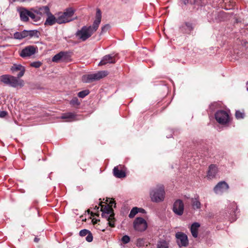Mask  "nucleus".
Listing matches in <instances>:
<instances>
[{
  "label": "nucleus",
  "instance_id": "f03ea898",
  "mask_svg": "<svg viewBox=\"0 0 248 248\" xmlns=\"http://www.w3.org/2000/svg\"><path fill=\"white\" fill-rule=\"evenodd\" d=\"M151 201L153 202H159L164 200L165 190L163 186H157L152 189L150 193Z\"/></svg>",
  "mask_w": 248,
  "mask_h": 248
},
{
  "label": "nucleus",
  "instance_id": "2eb2a0df",
  "mask_svg": "<svg viewBox=\"0 0 248 248\" xmlns=\"http://www.w3.org/2000/svg\"><path fill=\"white\" fill-rule=\"evenodd\" d=\"M102 18L101 12L100 9H97L96 10L95 19L93 22V25L91 26L92 31L93 33L98 29L99 25L101 22Z\"/></svg>",
  "mask_w": 248,
  "mask_h": 248
},
{
  "label": "nucleus",
  "instance_id": "f8f14e48",
  "mask_svg": "<svg viewBox=\"0 0 248 248\" xmlns=\"http://www.w3.org/2000/svg\"><path fill=\"white\" fill-rule=\"evenodd\" d=\"M184 205L182 201L176 200L173 205L172 210L173 212L179 216H181L184 212Z\"/></svg>",
  "mask_w": 248,
  "mask_h": 248
},
{
  "label": "nucleus",
  "instance_id": "49530a36",
  "mask_svg": "<svg viewBox=\"0 0 248 248\" xmlns=\"http://www.w3.org/2000/svg\"><path fill=\"white\" fill-rule=\"evenodd\" d=\"M99 207L96 205L95 206L94 209L98 210L99 209Z\"/></svg>",
  "mask_w": 248,
  "mask_h": 248
},
{
  "label": "nucleus",
  "instance_id": "dca6fc26",
  "mask_svg": "<svg viewBox=\"0 0 248 248\" xmlns=\"http://www.w3.org/2000/svg\"><path fill=\"white\" fill-rule=\"evenodd\" d=\"M46 16L47 17L44 23L46 26H51L56 23H58L57 16H55L51 13L48 14Z\"/></svg>",
  "mask_w": 248,
  "mask_h": 248
},
{
  "label": "nucleus",
  "instance_id": "4c0bfd02",
  "mask_svg": "<svg viewBox=\"0 0 248 248\" xmlns=\"http://www.w3.org/2000/svg\"><path fill=\"white\" fill-rule=\"evenodd\" d=\"M109 28V25L108 24H107V25L104 26L103 27H102L101 32L103 33V32H106L108 30Z\"/></svg>",
  "mask_w": 248,
  "mask_h": 248
},
{
  "label": "nucleus",
  "instance_id": "ddd939ff",
  "mask_svg": "<svg viewBox=\"0 0 248 248\" xmlns=\"http://www.w3.org/2000/svg\"><path fill=\"white\" fill-rule=\"evenodd\" d=\"M115 55L108 54L104 56L98 64L99 66L104 65L107 64L115 63L116 62Z\"/></svg>",
  "mask_w": 248,
  "mask_h": 248
},
{
  "label": "nucleus",
  "instance_id": "bb28decb",
  "mask_svg": "<svg viewBox=\"0 0 248 248\" xmlns=\"http://www.w3.org/2000/svg\"><path fill=\"white\" fill-rule=\"evenodd\" d=\"M61 54H62V53H61V51L59 53L54 55L52 59V62H62V55Z\"/></svg>",
  "mask_w": 248,
  "mask_h": 248
},
{
  "label": "nucleus",
  "instance_id": "9b49d317",
  "mask_svg": "<svg viewBox=\"0 0 248 248\" xmlns=\"http://www.w3.org/2000/svg\"><path fill=\"white\" fill-rule=\"evenodd\" d=\"M61 118L62 119H66L65 122H71L78 121L82 119L81 117L74 112H67L62 115Z\"/></svg>",
  "mask_w": 248,
  "mask_h": 248
},
{
  "label": "nucleus",
  "instance_id": "412c9836",
  "mask_svg": "<svg viewBox=\"0 0 248 248\" xmlns=\"http://www.w3.org/2000/svg\"><path fill=\"white\" fill-rule=\"evenodd\" d=\"M200 225L198 222L193 223L190 228V232L192 236L194 238H197L198 234V229L200 227Z\"/></svg>",
  "mask_w": 248,
  "mask_h": 248
},
{
  "label": "nucleus",
  "instance_id": "2f4dec72",
  "mask_svg": "<svg viewBox=\"0 0 248 248\" xmlns=\"http://www.w3.org/2000/svg\"><path fill=\"white\" fill-rule=\"evenodd\" d=\"M89 93L88 90L81 91L78 93V96L80 98H84Z\"/></svg>",
  "mask_w": 248,
  "mask_h": 248
},
{
  "label": "nucleus",
  "instance_id": "7ed1b4c3",
  "mask_svg": "<svg viewBox=\"0 0 248 248\" xmlns=\"http://www.w3.org/2000/svg\"><path fill=\"white\" fill-rule=\"evenodd\" d=\"M74 12L75 11L72 8H69L66 9L64 12L59 13L57 16L58 23L61 24L72 21Z\"/></svg>",
  "mask_w": 248,
  "mask_h": 248
},
{
  "label": "nucleus",
  "instance_id": "a19ab883",
  "mask_svg": "<svg viewBox=\"0 0 248 248\" xmlns=\"http://www.w3.org/2000/svg\"><path fill=\"white\" fill-rule=\"evenodd\" d=\"M113 204H114V207H116V203L115 202V201L113 200H110L109 201V204L108 205H109L111 207H112Z\"/></svg>",
  "mask_w": 248,
  "mask_h": 248
},
{
  "label": "nucleus",
  "instance_id": "e433bc0d",
  "mask_svg": "<svg viewBox=\"0 0 248 248\" xmlns=\"http://www.w3.org/2000/svg\"><path fill=\"white\" fill-rule=\"evenodd\" d=\"M93 236L91 232L88 233L86 237V240L88 242H91L93 241Z\"/></svg>",
  "mask_w": 248,
  "mask_h": 248
},
{
  "label": "nucleus",
  "instance_id": "6e6552de",
  "mask_svg": "<svg viewBox=\"0 0 248 248\" xmlns=\"http://www.w3.org/2000/svg\"><path fill=\"white\" fill-rule=\"evenodd\" d=\"M215 118L218 123L224 124L229 122V115L226 111L220 110L215 113Z\"/></svg>",
  "mask_w": 248,
  "mask_h": 248
},
{
  "label": "nucleus",
  "instance_id": "7c9ffc66",
  "mask_svg": "<svg viewBox=\"0 0 248 248\" xmlns=\"http://www.w3.org/2000/svg\"><path fill=\"white\" fill-rule=\"evenodd\" d=\"M42 65V63L41 62L37 61L33 62L30 63V66L32 67L38 68Z\"/></svg>",
  "mask_w": 248,
  "mask_h": 248
},
{
  "label": "nucleus",
  "instance_id": "aec40b11",
  "mask_svg": "<svg viewBox=\"0 0 248 248\" xmlns=\"http://www.w3.org/2000/svg\"><path fill=\"white\" fill-rule=\"evenodd\" d=\"M217 172V169L216 166L212 164L209 167V170L207 176L209 179H212L215 177Z\"/></svg>",
  "mask_w": 248,
  "mask_h": 248
},
{
  "label": "nucleus",
  "instance_id": "1a4fd4ad",
  "mask_svg": "<svg viewBox=\"0 0 248 248\" xmlns=\"http://www.w3.org/2000/svg\"><path fill=\"white\" fill-rule=\"evenodd\" d=\"M38 50L37 47L34 46H28L24 47L19 53L22 58H26L35 54Z\"/></svg>",
  "mask_w": 248,
  "mask_h": 248
},
{
  "label": "nucleus",
  "instance_id": "ea45409f",
  "mask_svg": "<svg viewBox=\"0 0 248 248\" xmlns=\"http://www.w3.org/2000/svg\"><path fill=\"white\" fill-rule=\"evenodd\" d=\"M142 242H143V240L142 239H140V238L138 239L137 240V245L138 246H140V247L142 245Z\"/></svg>",
  "mask_w": 248,
  "mask_h": 248
},
{
  "label": "nucleus",
  "instance_id": "0eeeda50",
  "mask_svg": "<svg viewBox=\"0 0 248 248\" xmlns=\"http://www.w3.org/2000/svg\"><path fill=\"white\" fill-rule=\"evenodd\" d=\"M134 229L138 232H143L146 230L148 227L146 221L142 217H137L134 222Z\"/></svg>",
  "mask_w": 248,
  "mask_h": 248
},
{
  "label": "nucleus",
  "instance_id": "cd10ccee",
  "mask_svg": "<svg viewBox=\"0 0 248 248\" xmlns=\"http://www.w3.org/2000/svg\"><path fill=\"white\" fill-rule=\"evenodd\" d=\"M139 209L137 207H133L131 210L130 214H129V217L130 218H133L139 212Z\"/></svg>",
  "mask_w": 248,
  "mask_h": 248
},
{
  "label": "nucleus",
  "instance_id": "a211bd4d",
  "mask_svg": "<svg viewBox=\"0 0 248 248\" xmlns=\"http://www.w3.org/2000/svg\"><path fill=\"white\" fill-rule=\"evenodd\" d=\"M114 214H108L107 212L102 213V217L104 218L107 219V221H108V223L109 225L112 227H114Z\"/></svg>",
  "mask_w": 248,
  "mask_h": 248
},
{
  "label": "nucleus",
  "instance_id": "f3484780",
  "mask_svg": "<svg viewBox=\"0 0 248 248\" xmlns=\"http://www.w3.org/2000/svg\"><path fill=\"white\" fill-rule=\"evenodd\" d=\"M181 32L184 33L190 34L193 30L192 24L188 22L183 23L180 27Z\"/></svg>",
  "mask_w": 248,
  "mask_h": 248
},
{
  "label": "nucleus",
  "instance_id": "c9c22d12",
  "mask_svg": "<svg viewBox=\"0 0 248 248\" xmlns=\"http://www.w3.org/2000/svg\"><path fill=\"white\" fill-rule=\"evenodd\" d=\"M122 241L124 244H127L130 241V237L128 235H124L122 238Z\"/></svg>",
  "mask_w": 248,
  "mask_h": 248
},
{
  "label": "nucleus",
  "instance_id": "423d86ee",
  "mask_svg": "<svg viewBox=\"0 0 248 248\" xmlns=\"http://www.w3.org/2000/svg\"><path fill=\"white\" fill-rule=\"evenodd\" d=\"M93 33L91 26L89 27L85 26L77 32L76 35L79 39L84 41L91 37Z\"/></svg>",
  "mask_w": 248,
  "mask_h": 248
},
{
  "label": "nucleus",
  "instance_id": "37998d69",
  "mask_svg": "<svg viewBox=\"0 0 248 248\" xmlns=\"http://www.w3.org/2000/svg\"><path fill=\"white\" fill-rule=\"evenodd\" d=\"M98 221V220L97 219H95L94 218L93 219V220H92V222L93 224H96L97 223Z\"/></svg>",
  "mask_w": 248,
  "mask_h": 248
},
{
  "label": "nucleus",
  "instance_id": "f704fd0d",
  "mask_svg": "<svg viewBox=\"0 0 248 248\" xmlns=\"http://www.w3.org/2000/svg\"><path fill=\"white\" fill-rule=\"evenodd\" d=\"M90 232V231H89V230H86V229H83V230H81L80 232H79V235L81 236H85L86 235H87V234L88 233H89V232Z\"/></svg>",
  "mask_w": 248,
  "mask_h": 248
},
{
  "label": "nucleus",
  "instance_id": "39448f33",
  "mask_svg": "<svg viewBox=\"0 0 248 248\" xmlns=\"http://www.w3.org/2000/svg\"><path fill=\"white\" fill-rule=\"evenodd\" d=\"M107 75V71H99L97 73L84 75L82 77V81L86 83H90L93 81L99 80Z\"/></svg>",
  "mask_w": 248,
  "mask_h": 248
},
{
  "label": "nucleus",
  "instance_id": "6ab92c4d",
  "mask_svg": "<svg viewBox=\"0 0 248 248\" xmlns=\"http://www.w3.org/2000/svg\"><path fill=\"white\" fill-rule=\"evenodd\" d=\"M19 12L21 20L24 22H27L29 20V11L25 8H21Z\"/></svg>",
  "mask_w": 248,
  "mask_h": 248
},
{
  "label": "nucleus",
  "instance_id": "b1692460",
  "mask_svg": "<svg viewBox=\"0 0 248 248\" xmlns=\"http://www.w3.org/2000/svg\"><path fill=\"white\" fill-rule=\"evenodd\" d=\"M100 205V210L102 212V213L107 212V213H108V214H109L111 213L114 214L113 209L112 207H111L109 205H103L101 204Z\"/></svg>",
  "mask_w": 248,
  "mask_h": 248
},
{
  "label": "nucleus",
  "instance_id": "c756f323",
  "mask_svg": "<svg viewBox=\"0 0 248 248\" xmlns=\"http://www.w3.org/2000/svg\"><path fill=\"white\" fill-rule=\"evenodd\" d=\"M235 117L237 119H243L245 117L244 111L237 110L235 112Z\"/></svg>",
  "mask_w": 248,
  "mask_h": 248
},
{
  "label": "nucleus",
  "instance_id": "de8ad7c7",
  "mask_svg": "<svg viewBox=\"0 0 248 248\" xmlns=\"http://www.w3.org/2000/svg\"><path fill=\"white\" fill-rule=\"evenodd\" d=\"M246 85H247V90L248 91V81L247 82Z\"/></svg>",
  "mask_w": 248,
  "mask_h": 248
},
{
  "label": "nucleus",
  "instance_id": "79ce46f5",
  "mask_svg": "<svg viewBox=\"0 0 248 248\" xmlns=\"http://www.w3.org/2000/svg\"><path fill=\"white\" fill-rule=\"evenodd\" d=\"M139 212H141L142 213H145V211L144 209H142V208H139Z\"/></svg>",
  "mask_w": 248,
  "mask_h": 248
},
{
  "label": "nucleus",
  "instance_id": "a878e982",
  "mask_svg": "<svg viewBox=\"0 0 248 248\" xmlns=\"http://www.w3.org/2000/svg\"><path fill=\"white\" fill-rule=\"evenodd\" d=\"M192 205L194 209H200L201 207V203L197 198H193L191 200Z\"/></svg>",
  "mask_w": 248,
  "mask_h": 248
},
{
  "label": "nucleus",
  "instance_id": "a18cd8bd",
  "mask_svg": "<svg viewBox=\"0 0 248 248\" xmlns=\"http://www.w3.org/2000/svg\"><path fill=\"white\" fill-rule=\"evenodd\" d=\"M182 1L185 4H186L188 2V0H182Z\"/></svg>",
  "mask_w": 248,
  "mask_h": 248
},
{
  "label": "nucleus",
  "instance_id": "393cba45",
  "mask_svg": "<svg viewBox=\"0 0 248 248\" xmlns=\"http://www.w3.org/2000/svg\"><path fill=\"white\" fill-rule=\"evenodd\" d=\"M62 62H67L71 61V56L69 53L67 52L61 51Z\"/></svg>",
  "mask_w": 248,
  "mask_h": 248
},
{
  "label": "nucleus",
  "instance_id": "f257e3e1",
  "mask_svg": "<svg viewBox=\"0 0 248 248\" xmlns=\"http://www.w3.org/2000/svg\"><path fill=\"white\" fill-rule=\"evenodd\" d=\"M10 70L13 73L18 71L19 73L16 77L10 75H3L0 77V81L13 88L22 87L24 85V82L19 78L24 76L25 67L21 64L15 63L11 66Z\"/></svg>",
  "mask_w": 248,
  "mask_h": 248
},
{
  "label": "nucleus",
  "instance_id": "4be33fe9",
  "mask_svg": "<svg viewBox=\"0 0 248 248\" xmlns=\"http://www.w3.org/2000/svg\"><path fill=\"white\" fill-rule=\"evenodd\" d=\"M35 13L41 16L46 15V16L50 13V9L47 6H44L40 7L38 10L35 11Z\"/></svg>",
  "mask_w": 248,
  "mask_h": 248
},
{
  "label": "nucleus",
  "instance_id": "4468645a",
  "mask_svg": "<svg viewBox=\"0 0 248 248\" xmlns=\"http://www.w3.org/2000/svg\"><path fill=\"white\" fill-rule=\"evenodd\" d=\"M228 185L224 181L219 182L214 187V191L217 194H221L229 189Z\"/></svg>",
  "mask_w": 248,
  "mask_h": 248
},
{
  "label": "nucleus",
  "instance_id": "20e7f679",
  "mask_svg": "<svg viewBox=\"0 0 248 248\" xmlns=\"http://www.w3.org/2000/svg\"><path fill=\"white\" fill-rule=\"evenodd\" d=\"M39 35L40 32L37 30H24L20 32H16L13 35V38L16 40H22L26 37L39 38Z\"/></svg>",
  "mask_w": 248,
  "mask_h": 248
},
{
  "label": "nucleus",
  "instance_id": "c85d7f7f",
  "mask_svg": "<svg viewBox=\"0 0 248 248\" xmlns=\"http://www.w3.org/2000/svg\"><path fill=\"white\" fill-rule=\"evenodd\" d=\"M29 16L34 21L37 22L40 20V17L35 15V14L31 11H29Z\"/></svg>",
  "mask_w": 248,
  "mask_h": 248
},
{
  "label": "nucleus",
  "instance_id": "c03bdc74",
  "mask_svg": "<svg viewBox=\"0 0 248 248\" xmlns=\"http://www.w3.org/2000/svg\"><path fill=\"white\" fill-rule=\"evenodd\" d=\"M39 241V239L37 238V237H35L34 239V241L36 243H37L38 242V241Z\"/></svg>",
  "mask_w": 248,
  "mask_h": 248
},
{
  "label": "nucleus",
  "instance_id": "58836bf2",
  "mask_svg": "<svg viewBox=\"0 0 248 248\" xmlns=\"http://www.w3.org/2000/svg\"><path fill=\"white\" fill-rule=\"evenodd\" d=\"M7 112L6 111H0V117L3 118L7 115Z\"/></svg>",
  "mask_w": 248,
  "mask_h": 248
},
{
  "label": "nucleus",
  "instance_id": "72a5a7b5",
  "mask_svg": "<svg viewBox=\"0 0 248 248\" xmlns=\"http://www.w3.org/2000/svg\"><path fill=\"white\" fill-rule=\"evenodd\" d=\"M157 248H168L166 242H160L157 244Z\"/></svg>",
  "mask_w": 248,
  "mask_h": 248
},
{
  "label": "nucleus",
  "instance_id": "9d476101",
  "mask_svg": "<svg viewBox=\"0 0 248 248\" xmlns=\"http://www.w3.org/2000/svg\"><path fill=\"white\" fill-rule=\"evenodd\" d=\"M177 239V243L180 247H186L188 245V239L187 235L182 232H177L175 234Z\"/></svg>",
  "mask_w": 248,
  "mask_h": 248
},
{
  "label": "nucleus",
  "instance_id": "5701e85b",
  "mask_svg": "<svg viewBox=\"0 0 248 248\" xmlns=\"http://www.w3.org/2000/svg\"><path fill=\"white\" fill-rule=\"evenodd\" d=\"M114 175L119 178H124L125 177V173L123 170H119L118 167H115L113 170Z\"/></svg>",
  "mask_w": 248,
  "mask_h": 248
},
{
  "label": "nucleus",
  "instance_id": "473e14b6",
  "mask_svg": "<svg viewBox=\"0 0 248 248\" xmlns=\"http://www.w3.org/2000/svg\"><path fill=\"white\" fill-rule=\"evenodd\" d=\"M70 104L74 106H78L80 104V102H79L77 97H74L70 101Z\"/></svg>",
  "mask_w": 248,
  "mask_h": 248
}]
</instances>
